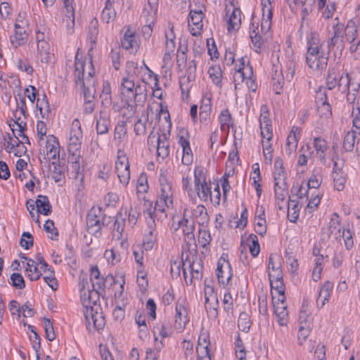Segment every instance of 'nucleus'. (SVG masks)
<instances>
[{
    "mask_svg": "<svg viewBox=\"0 0 360 360\" xmlns=\"http://www.w3.org/2000/svg\"><path fill=\"white\" fill-rule=\"evenodd\" d=\"M134 93V102L136 104H143L147 98V91L146 86L137 84L135 86Z\"/></svg>",
    "mask_w": 360,
    "mask_h": 360,
    "instance_id": "38",
    "label": "nucleus"
},
{
    "mask_svg": "<svg viewBox=\"0 0 360 360\" xmlns=\"http://www.w3.org/2000/svg\"><path fill=\"white\" fill-rule=\"evenodd\" d=\"M143 206V214H148L149 217L147 224L148 229H150V235L152 236L153 232L155 231L156 228L155 219L161 220V219H160V213L157 209L156 203L155 204V206H153V202L148 200L144 201Z\"/></svg>",
    "mask_w": 360,
    "mask_h": 360,
    "instance_id": "11",
    "label": "nucleus"
},
{
    "mask_svg": "<svg viewBox=\"0 0 360 360\" xmlns=\"http://www.w3.org/2000/svg\"><path fill=\"white\" fill-rule=\"evenodd\" d=\"M157 332L161 335L162 338H168L171 335V330L168 324L164 323H158L154 327V333Z\"/></svg>",
    "mask_w": 360,
    "mask_h": 360,
    "instance_id": "60",
    "label": "nucleus"
},
{
    "mask_svg": "<svg viewBox=\"0 0 360 360\" xmlns=\"http://www.w3.org/2000/svg\"><path fill=\"white\" fill-rule=\"evenodd\" d=\"M84 65L85 63L82 58H79L78 53L75 56V77L76 85H84Z\"/></svg>",
    "mask_w": 360,
    "mask_h": 360,
    "instance_id": "19",
    "label": "nucleus"
},
{
    "mask_svg": "<svg viewBox=\"0 0 360 360\" xmlns=\"http://www.w3.org/2000/svg\"><path fill=\"white\" fill-rule=\"evenodd\" d=\"M37 108L39 109L43 119L49 117L50 107L45 94L43 95V98L41 99H37Z\"/></svg>",
    "mask_w": 360,
    "mask_h": 360,
    "instance_id": "37",
    "label": "nucleus"
},
{
    "mask_svg": "<svg viewBox=\"0 0 360 360\" xmlns=\"http://www.w3.org/2000/svg\"><path fill=\"white\" fill-rule=\"evenodd\" d=\"M314 147L319 160L321 162L325 163L326 153L328 149V142L321 137H315L314 139Z\"/></svg>",
    "mask_w": 360,
    "mask_h": 360,
    "instance_id": "22",
    "label": "nucleus"
},
{
    "mask_svg": "<svg viewBox=\"0 0 360 360\" xmlns=\"http://www.w3.org/2000/svg\"><path fill=\"white\" fill-rule=\"evenodd\" d=\"M208 73L213 83L217 86H221L222 72L219 66H212L209 68Z\"/></svg>",
    "mask_w": 360,
    "mask_h": 360,
    "instance_id": "42",
    "label": "nucleus"
},
{
    "mask_svg": "<svg viewBox=\"0 0 360 360\" xmlns=\"http://www.w3.org/2000/svg\"><path fill=\"white\" fill-rule=\"evenodd\" d=\"M333 284L330 281H326L321 287L319 291L316 304H319V302L323 298L324 300H328L330 297V292L333 290Z\"/></svg>",
    "mask_w": 360,
    "mask_h": 360,
    "instance_id": "43",
    "label": "nucleus"
},
{
    "mask_svg": "<svg viewBox=\"0 0 360 360\" xmlns=\"http://www.w3.org/2000/svg\"><path fill=\"white\" fill-rule=\"evenodd\" d=\"M340 226V216L336 213H333L330 219L328 228L327 229V236L329 238L333 236L336 240L340 237V231H342Z\"/></svg>",
    "mask_w": 360,
    "mask_h": 360,
    "instance_id": "15",
    "label": "nucleus"
},
{
    "mask_svg": "<svg viewBox=\"0 0 360 360\" xmlns=\"http://www.w3.org/2000/svg\"><path fill=\"white\" fill-rule=\"evenodd\" d=\"M339 72L335 68H329L326 77V86L329 90L338 88Z\"/></svg>",
    "mask_w": 360,
    "mask_h": 360,
    "instance_id": "36",
    "label": "nucleus"
},
{
    "mask_svg": "<svg viewBox=\"0 0 360 360\" xmlns=\"http://www.w3.org/2000/svg\"><path fill=\"white\" fill-rule=\"evenodd\" d=\"M238 326L240 330L245 333H248L249 331L250 328V320L247 313L241 312L240 314L238 320Z\"/></svg>",
    "mask_w": 360,
    "mask_h": 360,
    "instance_id": "47",
    "label": "nucleus"
},
{
    "mask_svg": "<svg viewBox=\"0 0 360 360\" xmlns=\"http://www.w3.org/2000/svg\"><path fill=\"white\" fill-rule=\"evenodd\" d=\"M350 84V79L348 73H340L338 77V89L341 93L344 94L349 91Z\"/></svg>",
    "mask_w": 360,
    "mask_h": 360,
    "instance_id": "45",
    "label": "nucleus"
},
{
    "mask_svg": "<svg viewBox=\"0 0 360 360\" xmlns=\"http://www.w3.org/2000/svg\"><path fill=\"white\" fill-rule=\"evenodd\" d=\"M44 330L46 338L49 341H53L56 338V335L53 330V326L50 319L44 318Z\"/></svg>",
    "mask_w": 360,
    "mask_h": 360,
    "instance_id": "56",
    "label": "nucleus"
},
{
    "mask_svg": "<svg viewBox=\"0 0 360 360\" xmlns=\"http://www.w3.org/2000/svg\"><path fill=\"white\" fill-rule=\"evenodd\" d=\"M221 129L225 131L233 127V118L228 109L223 110L219 115Z\"/></svg>",
    "mask_w": 360,
    "mask_h": 360,
    "instance_id": "35",
    "label": "nucleus"
},
{
    "mask_svg": "<svg viewBox=\"0 0 360 360\" xmlns=\"http://www.w3.org/2000/svg\"><path fill=\"white\" fill-rule=\"evenodd\" d=\"M115 17L116 12L112 7V4L109 0H107L105 6L101 13V20L106 23H110L115 20Z\"/></svg>",
    "mask_w": 360,
    "mask_h": 360,
    "instance_id": "32",
    "label": "nucleus"
},
{
    "mask_svg": "<svg viewBox=\"0 0 360 360\" xmlns=\"http://www.w3.org/2000/svg\"><path fill=\"white\" fill-rule=\"evenodd\" d=\"M244 66V58H242L238 69L233 75V82L235 84L236 89L237 88V85L239 84L240 82H243L245 78L247 79L248 77L245 76V73L243 72Z\"/></svg>",
    "mask_w": 360,
    "mask_h": 360,
    "instance_id": "55",
    "label": "nucleus"
},
{
    "mask_svg": "<svg viewBox=\"0 0 360 360\" xmlns=\"http://www.w3.org/2000/svg\"><path fill=\"white\" fill-rule=\"evenodd\" d=\"M110 221L111 217H107L101 207H92L86 215V231L98 238L102 234V228L108 226Z\"/></svg>",
    "mask_w": 360,
    "mask_h": 360,
    "instance_id": "4",
    "label": "nucleus"
},
{
    "mask_svg": "<svg viewBox=\"0 0 360 360\" xmlns=\"http://www.w3.org/2000/svg\"><path fill=\"white\" fill-rule=\"evenodd\" d=\"M195 186L199 190L200 184L206 181L205 169L202 166H197L194 170Z\"/></svg>",
    "mask_w": 360,
    "mask_h": 360,
    "instance_id": "49",
    "label": "nucleus"
},
{
    "mask_svg": "<svg viewBox=\"0 0 360 360\" xmlns=\"http://www.w3.org/2000/svg\"><path fill=\"white\" fill-rule=\"evenodd\" d=\"M297 127H293L290 131L286 143V153L288 156H290L292 153L296 150L297 147L299 136L296 134V131H298Z\"/></svg>",
    "mask_w": 360,
    "mask_h": 360,
    "instance_id": "27",
    "label": "nucleus"
},
{
    "mask_svg": "<svg viewBox=\"0 0 360 360\" xmlns=\"http://www.w3.org/2000/svg\"><path fill=\"white\" fill-rule=\"evenodd\" d=\"M274 308V314L278 318V324L281 326H286L288 323V309L285 302V296L279 297L277 301L272 298Z\"/></svg>",
    "mask_w": 360,
    "mask_h": 360,
    "instance_id": "10",
    "label": "nucleus"
},
{
    "mask_svg": "<svg viewBox=\"0 0 360 360\" xmlns=\"http://www.w3.org/2000/svg\"><path fill=\"white\" fill-rule=\"evenodd\" d=\"M269 110L266 105L261 106V115L259 117L260 126H269L271 124V120L269 117Z\"/></svg>",
    "mask_w": 360,
    "mask_h": 360,
    "instance_id": "64",
    "label": "nucleus"
},
{
    "mask_svg": "<svg viewBox=\"0 0 360 360\" xmlns=\"http://www.w3.org/2000/svg\"><path fill=\"white\" fill-rule=\"evenodd\" d=\"M110 127V117L103 111H100L99 117L96 118V129L98 135L105 134Z\"/></svg>",
    "mask_w": 360,
    "mask_h": 360,
    "instance_id": "20",
    "label": "nucleus"
},
{
    "mask_svg": "<svg viewBox=\"0 0 360 360\" xmlns=\"http://www.w3.org/2000/svg\"><path fill=\"white\" fill-rule=\"evenodd\" d=\"M36 207H37L38 213L48 216L51 213V205L49 202V198L46 195H40L35 201Z\"/></svg>",
    "mask_w": 360,
    "mask_h": 360,
    "instance_id": "26",
    "label": "nucleus"
},
{
    "mask_svg": "<svg viewBox=\"0 0 360 360\" xmlns=\"http://www.w3.org/2000/svg\"><path fill=\"white\" fill-rule=\"evenodd\" d=\"M160 190L156 200L157 209L160 212V219H167L166 208L173 209V189L170 183L165 176L161 175L160 178Z\"/></svg>",
    "mask_w": 360,
    "mask_h": 360,
    "instance_id": "3",
    "label": "nucleus"
},
{
    "mask_svg": "<svg viewBox=\"0 0 360 360\" xmlns=\"http://www.w3.org/2000/svg\"><path fill=\"white\" fill-rule=\"evenodd\" d=\"M187 46H183L181 44L179 45L176 55V63L179 67H185L187 60Z\"/></svg>",
    "mask_w": 360,
    "mask_h": 360,
    "instance_id": "54",
    "label": "nucleus"
},
{
    "mask_svg": "<svg viewBox=\"0 0 360 360\" xmlns=\"http://www.w3.org/2000/svg\"><path fill=\"white\" fill-rule=\"evenodd\" d=\"M261 209L262 212L258 215L259 220L256 223L255 231L258 234L263 236L266 232V220L264 217H263L264 216V210L263 209L262 207H261Z\"/></svg>",
    "mask_w": 360,
    "mask_h": 360,
    "instance_id": "52",
    "label": "nucleus"
},
{
    "mask_svg": "<svg viewBox=\"0 0 360 360\" xmlns=\"http://www.w3.org/2000/svg\"><path fill=\"white\" fill-rule=\"evenodd\" d=\"M341 238L344 240L345 248L347 250H350L354 245V240L351 231L349 229H343L340 231V237L338 240H340Z\"/></svg>",
    "mask_w": 360,
    "mask_h": 360,
    "instance_id": "51",
    "label": "nucleus"
},
{
    "mask_svg": "<svg viewBox=\"0 0 360 360\" xmlns=\"http://www.w3.org/2000/svg\"><path fill=\"white\" fill-rule=\"evenodd\" d=\"M179 143L183 150L182 163L185 165H191L193 162V153L189 141L184 136H180Z\"/></svg>",
    "mask_w": 360,
    "mask_h": 360,
    "instance_id": "18",
    "label": "nucleus"
},
{
    "mask_svg": "<svg viewBox=\"0 0 360 360\" xmlns=\"http://www.w3.org/2000/svg\"><path fill=\"white\" fill-rule=\"evenodd\" d=\"M345 39L349 43H353L355 41L357 36V27L355 22L352 20H349L345 30Z\"/></svg>",
    "mask_w": 360,
    "mask_h": 360,
    "instance_id": "34",
    "label": "nucleus"
},
{
    "mask_svg": "<svg viewBox=\"0 0 360 360\" xmlns=\"http://www.w3.org/2000/svg\"><path fill=\"white\" fill-rule=\"evenodd\" d=\"M137 46L135 35L128 30L122 39V46L126 50H129Z\"/></svg>",
    "mask_w": 360,
    "mask_h": 360,
    "instance_id": "39",
    "label": "nucleus"
},
{
    "mask_svg": "<svg viewBox=\"0 0 360 360\" xmlns=\"http://www.w3.org/2000/svg\"><path fill=\"white\" fill-rule=\"evenodd\" d=\"M82 131L81 124L77 119L73 120L70 131L69 145H68V159L72 161L75 166L79 167L80 159L79 151L82 144Z\"/></svg>",
    "mask_w": 360,
    "mask_h": 360,
    "instance_id": "5",
    "label": "nucleus"
},
{
    "mask_svg": "<svg viewBox=\"0 0 360 360\" xmlns=\"http://www.w3.org/2000/svg\"><path fill=\"white\" fill-rule=\"evenodd\" d=\"M333 177L335 188L338 191H342L345 188L346 182V179L342 175V172H336L335 174H333Z\"/></svg>",
    "mask_w": 360,
    "mask_h": 360,
    "instance_id": "58",
    "label": "nucleus"
},
{
    "mask_svg": "<svg viewBox=\"0 0 360 360\" xmlns=\"http://www.w3.org/2000/svg\"><path fill=\"white\" fill-rule=\"evenodd\" d=\"M137 68V64L134 62L130 61L127 63V71L130 72L134 70V72L131 73L127 77H123L122 79L120 84L121 98H128L130 99L131 98H134V91L136 85L132 77L133 75L136 74L135 70Z\"/></svg>",
    "mask_w": 360,
    "mask_h": 360,
    "instance_id": "8",
    "label": "nucleus"
},
{
    "mask_svg": "<svg viewBox=\"0 0 360 360\" xmlns=\"http://www.w3.org/2000/svg\"><path fill=\"white\" fill-rule=\"evenodd\" d=\"M64 8L65 9V18L70 20L72 24L75 22V10L72 6L74 0H63Z\"/></svg>",
    "mask_w": 360,
    "mask_h": 360,
    "instance_id": "57",
    "label": "nucleus"
},
{
    "mask_svg": "<svg viewBox=\"0 0 360 360\" xmlns=\"http://www.w3.org/2000/svg\"><path fill=\"white\" fill-rule=\"evenodd\" d=\"M12 285L17 289H23L25 287V283L23 277L18 273H13L11 276Z\"/></svg>",
    "mask_w": 360,
    "mask_h": 360,
    "instance_id": "61",
    "label": "nucleus"
},
{
    "mask_svg": "<svg viewBox=\"0 0 360 360\" xmlns=\"http://www.w3.org/2000/svg\"><path fill=\"white\" fill-rule=\"evenodd\" d=\"M287 188L288 186L286 181H274L275 197L278 200L279 210L282 209V207L280 205V201L283 202L285 200L286 195H288Z\"/></svg>",
    "mask_w": 360,
    "mask_h": 360,
    "instance_id": "23",
    "label": "nucleus"
},
{
    "mask_svg": "<svg viewBox=\"0 0 360 360\" xmlns=\"http://www.w3.org/2000/svg\"><path fill=\"white\" fill-rule=\"evenodd\" d=\"M189 18L192 24L195 27L191 29V33L193 36H198L202 30V20L205 18V13H202L201 9L196 11H190Z\"/></svg>",
    "mask_w": 360,
    "mask_h": 360,
    "instance_id": "12",
    "label": "nucleus"
},
{
    "mask_svg": "<svg viewBox=\"0 0 360 360\" xmlns=\"http://www.w3.org/2000/svg\"><path fill=\"white\" fill-rule=\"evenodd\" d=\"M20 245L25 250L33 246V237L29 232H24L20 241Z\"/></svg>",
    "mask_w": 360,
    "mask_h": 360,
    "instance_id": "62",
    "label": "nucleus"
},
{
    "mask_svg": "<svg viewBox=\"0 0 360 360\" xmlns=\"http://www.w3.org/2000/svg\"><path fill=\"white\" fill-rule=\"evenodd\" d=\"M217 278L219 284L224 287L228 285L233 276L232 268L228 259L227 254H222L217 262Z\"/></svg>",
    "mask_w": 360,
    "mask_h": 360,
    "instance_id": "6",
    "label": "nucleus"
},
{
    "mask_svg": "<svg viewBox=\"0 0 360 360\" xmlns=\"http://www.w3.org/2000/svg\"><path fill=\"white\" fill-rule=\"evenodd\" d=\"M169 31L165 32V36L166 39L165 42V51L174 53L175 48H176V44H175V39L176 36L174 32V26L172 24H169Z\"/></svg>",
    "mask_w": 360,
    "mask_h": 360,
    "instance_id": "31",
    "label": "nucleus"
},
{
    "mask_svg": "<svg viewBox=\"0 0 360 360\" xmlns=\"http://www.w3.org/2000/svg\"><path fill=\"white\" fill-rule=\"evenodd\" d=\"M46 148L49 159L56 160L59 158L60 146L55 136L49 135L47 136Z\"/></svg>",
    "mask_w": 360,
    "mask_h": 360,
    "instance_id": "14",
    "label": "nucleus"
},
{
    "mask_svg": "<svg viewBox=\"0 0 360 360\" xmlns=\"http://www.w3.org/2000/svg\"><path fill=\"white\" fill-rule=\"evenodd\" d=\"M15 124L19 128V133L18 136L22 137V139H25V142L26 143L30 144V142L29 141V138L27 136H26L24 134V131L26 129V122L21 120V117H17V113L15 114Z\"/></svg>",
    "mask_w": 360,
    "mask_h": 360,
    "instance_id": "59",
    "label": "nucleus"
},
{
    "mask_svg": "<svg viewBox=\"0 0 360 360\" xmlns=\"http://www.w3.org/2000/svg\"><path fill=\"white\" fill-rule=\"evenodd\" d=\"M188 264V268L191 271V277L189 280V283L192 284L193 280H200L202 278V261L199 260L195 263V262L193 259L191 260L188 256L186 257V258L184 260H182V266H183V274L184 276L186 283L188 285V282L187 281V274L186 271L185 266Z\"/></svg>",
    "mask_w": 360,
    "mask_h": 360,
    "instance_id": "9",
    "label": "nucleus"
},
{
    "mask_svg": "<svg viewBox=\"0 0 360 360\" xmlns=\"http://www.w3.org/2000/svg\"><path fill=\"white\" fill-rule=\"evenodd\" d=\"M262 1V19L261 22V30L266 33L271 27V20L273 16L272 7L267 6L264 0Z\"/></svg>",
    "mask_w": 360,
    "mask_h": 360,
    "instance_id": "13",
    "label": "nucleus"
},
{
    "mask_svg": "<svg viewBox=\"0 0 360 360\" xmlns=\"http://www.w3.org/2000/svg\"><path fill=\"white\" fill-rule=\"evenodd\" d=\"M125 218L121 212L117 214L112 229V239L120 240L122 238V234L124 230Z\"/></svg>",
    "mask_w": 360,
    "mask_h": 360,
    "instance_id": "16",
    "label": "nucleus"
},
{
    "mask_svg": "<svg viewBox=\"0 0 360 360\" xmlns=\"http://www.w3.org/2000/svg\"><path fill=\"white\" fill-rule=\"evenodd\" d=\"M175 323L179 324L180 328L185 326L188 321V311L183 303L177 302L176 305Z\"/></svg>",
    "mask_w": 360,
    "mask_h": 360,
    "instance_id": "25",
    "label": "nucleus"
},
{
    "mask_svg": "<svg viewBox=\"0 0 360 360\" xmlns=\"http://www.w3.org/2000/svg\"><path fill=\"white\" fill-rule=\"evenodd\" d=\"M300 205L297 200L290 199L288 201V217H291L290 221H296L299 217Z\"/></svg>",
    "mask_w": 360,
    "mask_h": 360,
    "instance_id": "46",
    "label": "nucleus"
},
{
    "mask_svg": "<svg viewBox=\"0 0 360 360\" xmlns=\"http://www.w3.org/2000/svg\"><path fill=\"white\" fill-rule=\"evenodd\" d=\"M307 50L306 63L314 70H325L328 65L329 51L325 52L319 41V36L316 32H311L307 37Z\"/></svg>",
    "mask_w": 360,
    "mask_h": 360,
    "instance_id": "2",
    "label": "nucleus"
},
{
    "mask_svg": "<svg viewBox=\"0 0 360 360\" xmlns=\"http://www.w3.org/2000/svg\"><path fill=\"white\" fill-rule=\"evenodd\" d=\"M37 51L41 56V61L42 63L48 62V54L49 52V45L43 39L39 38V34L37 37Z\"/></svg>",
    "mask_w": 360,
    "mask_h": 360,
    "instance_id": "33",
    "label": "nucleus"
},
{
    "mask_svg": "<svg viewBox=\"0 0 360 360\" xmlns=\"http://www.w3.org/2000/svg\"><path fill=\"white\" fill-rule=\"evenodd\" d=\"M28 34L23 27L18 24L15 25V34L11 37V43L15 48L24 44L27 39Z\"/></svg>",
    "mask_w": 360,
    "mask_h": 360,
    "instance_id": "17",
    "label": "nucleus"
},
{
    "mask_svg": "<svg viewBox=\"0 0 360 360\" xmlns=\"http://www.w3.org/2000/svg\"><path fill=\"white\" fill-rule=\"evenodd\" d=\"M286 76L285 78L288 81H291V79L293 78L295 75V62L294 61V59L289 58L286 61Z\"/></svg>",
    "mask_w": 360,
    "mask_h": 360,
    "instance_id": "63",
    "label": "nucleus"
},
{
    "mask_svg": "<svg viewBox=\"0 0 360 360\" xmlns=\"http://www.w3.org/2000/svg\"><path fill=\"white\" fill-rule=\"evenodd\" d=\"M180 227H182L183 233L188 238L191 239L194 238L193 231L195 228L193 222H191L188 219L184 218L177 221V227H175L174 230L176 231Z\"/></svg>",
    "mask_w": 360,
    "mask_h": 360,
    "instance_id": "28",
    "label": "nucleus"
},
{
    "mask_svg": "<svg viewBox=\"0 0 360 360\" xmlns=\"http://www.w3.org/2000/svg\"><path fill=\"white\" fill-rule=\"evenodd\" d=\"M146 68L148 71L149 78L154 82L153 95L157 98L161 99L162 93L161 91V89L159 87L158 76V75L155 74L153 71H151L148 66L146 65Z\"/></svg>",
    "mask_w": 360,
    "mask_h": 360,
    "instance_id": "44",
    "label": "nucleus"
},
{
    "mask_svg": "<svg viewBox=\"0 0 360 360\" xmlns=\"http://www.w3.org/2000/svg\"><path fill=\"white\" fill-rule=\"evenodd\" d=\"M115 170L120 182L127 186L130 179L129 162L123 150H119L117 152Z\"/></svg>",
    "mask_w": 360,
    "mask_h": 360,
    "instance_id": "7",
    "label": "nucleus"
},
{
    "mask_svg": "<svg viewBox=\"0 0 360 360\" xmlns=\"http://www.w3.org/2000/svg\"><path fill=\"white\" fill-rule=\"evenodd\" d=\"M248 242L250 243V252L253 257L258 255L259 252V245L257 239V236L255 234H251L248 238Z\"/></svg>",
    "mask_w": 360,
    "mask_h": 360,
    "instance_id": "53",
    "label": "nucleus"
},
{
    "mask_svg": "<svg viewBox=\"0 0 360 360\" xmlns=\"http://www.w3.org/2000/svg\"><path fill=\"white\" fill-rule=\"evenodd\" d=\"M94 73V72H89L88 77L86 78V80H84V85H79L83 89L84 101L94 100V81L92 78Z\"/></svg>",
    "mask_w": 360,
    "mask_h": 360,
    "instance_id": "21",
    "label": "nucleus"
},
{
    "mask_svg": "<svg viewBox=\"0 0 360 360\" xmlns=\"http://www.w3.org/2000/svg\"><path fill=\"white\" fill-rule=\"evenodd\" d=\"M241 11L238 8H233L231 14L227 20V30L229 32L238 30L241 23Z\"/></svg>",
    "mask_w": 360,
    "mask_h": 360,
    "instance_id": "24",
    "label": "nucleus"
},
{
    "mask_svg": "<svg viewBox=\"0 0 360 360\" xmlns=\"http://www.w3.org/2000/svg\"><path fill=\"white\" fill-rule=\"evenodd\" d=\"M356 131L355 130L349 131L345 136L343 141V148L347 152L352 151L354 147Z\"/></svg>",
    "mask_w": 360,
    "mask_h": 360,
    "instance_id": "40",
    "label": "nucleus"
},
{
    "mask_svg": "<svg viewBox=\"0 0 360 360\" xmlns=\"http://www.w3.org/2000/svg\"><path fill=\"white\" fill-rule=\"evenodd\" d=\"M193 214L195 216L197 222L200 226H205L207 224L209 216L207 209L204 205H198L193 210Z\"/></svg>",
    "mask_w": 360,
    "mask_h": 360,
    "instance_id": "29",
    "label": "nucleus"
},
{
    "mask_svg": "<svg viewBox=\"0 0 360 360\" xmlns=\"http://www.w3.org/2000/svg\"><path fill=\"white\" fill-rule=\"evenodd\" d=\"M167 136L165 134H162V138L158 137L157 139V154L158 157L165 159L169 155V144L166 141Z\"/></svg>",
    "mask_w": 360,
    "mask_h": 360,
    "instance_id": "30",
    "label": "nucleus"
},
{
    "mask_svg": "<svg viewBox=\"0 0 360 360\" xmlns=\"http://www.w3.org/2000/svg\"><path fill=\"white\" fill-rule=\"evenodd\" d=\"M98 22L96 18H94L89 26V39L92 44H95L98 34Z\"/></svg>",
    "mask_w": 360,
    "mask_h": 360,
    "instance_id": "48",
    "label": "nucleus"
},
{
    "mask_svg": "<svg viewBox=\"0 0 360 360\" xmlns=\"http://www.w3.org/2000/svg\"><path fill=\"white\" fill-rule=\"evenodd\" d=\"M317 112L320 117L327 119L332 115L331 107L328 102H325L323 104H316Z\"/></svg>",
    "mask_w": 360,
    "mask_h": 360,
    "instance_id": "50",
    "label": "nucleus"
},
{
    "mask_svg": "<svg viewBox=\"0 0 360 360\" xmlns=\"http://www.w3.org/2000/svg\"><path fill=\"white\" fill-rule=\"evenodd\" d=\"M198 191V195L199 198L202 200H207V198L210 197V200L213 202V193L211 191V188L209 186V185L207 184V182H202L200 184L199 186V190Z\"/></svg>",
    "mask_w": 360,
    "mask_h": 360,
    "instance_id": "41",
    "label": "nucleus"
},
{
    "mask_svg": "<svg viewBox=\"0 0 360 360\" xmlns=\"http://www.w3.org/2000/svg\"><path fill=\"white\" fill-rule=\"evenodd\" d=\"M99 291L93 289L84 291L81 294L83 305L86 307L84 316L86 323V329L91 333L93 330L98 331L102 330L105 326V318L100 305L96 304V299L99 298Z\"/></svg>",
    "mask_w": 360,
    "mask_h": 360,
    "instance_id": "1",
    "label": "nucleus"
}]
</instances>
